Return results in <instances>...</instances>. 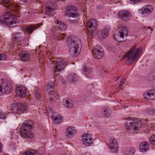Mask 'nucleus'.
<instances>
[{"mask_svg": "<svg viewBox=\"0 0 155 155\" xmlns=\"http://www.w3.org/2000/svg\"><path fill=\"white\" fill-rule=\"evenodd\" d=\"M136 45H134L124 56V57L128 58L127 61L130 64L132 63L133 61L136 60L138 58L139 54L142 52V48L140 47L136 48Z\"/></svg>", "mask_w": 155, "mask_h": 155, "instance_id": "nucleus-3", "label": "nucleus"}, {"mask_svg": "<svg viewBox=\"0 0 155 155\" xmlns=\"http://www.w3.org/2000/svg\"><path fill=\"white\" fill-rule=\"evenodd\" d=\"M92 53L96 59L101 58L104 55L103 48L99 46H96L93 48Z\"/></svg>", "mask_w": 155, "mask_h": 155, "instance_id": "nucleus-9", "label": "nucleus"}, {"mask_svg": "<svg viewBox=\"0 0 155 155\" xmlns=\"http://www.w3.org/2000/svg\"><path fill=\"white\" fill-rule=\"evenodd\" d=\"M129 3L131 4H136L139 2L140 0H128Z\"/></svg>", "mask_w": 155, "mask_h": 155, "instance_id": "nucleus-42", "label": "nucleus"}, {"mask_svg": "<svg viewBox=\"0 0 155 155\" xmlns=\"http://www.w3.org/2000/svg\"><path fill=\"white\" fill-rule=\"evenodd\" d=\"M82 140L84 144L87 146H89L93 143V139L90 134H84L82 135Z\"/></svg>", "mask_w": 155, "mask_h": 155, "instance_id": "nucleus-15", "label": "nucleus"}, {"mask_svg": "<svg viewBox=\"0 0 155 155\" xmlns=\"http://www.w3.org/2000/svg\"><path fill=\"white\" fill-rule=\"evenodd\" d=\"M51 118L55 124H58L60 123L61 121L62 120L63 117L58 113L55 112L53 113Z\"/></svg>", "mask_w": 155, "mask_h": 155, "instance_id": "nucleus-20", "label": "nucleus"}, {"mask_svg": "<svg viewBox=\"0 0 155 155\" xmlns=\"http://www.w3.org/2000/svg\"><path fill=\"white\" fill-rule=\"evenodd\" d=\"M87 25L88 30L92 31L91 33H93L97 27V21L94 19H90L87 21Z\"/></svg>", "mask_w": 155, "mask_h": 155, "instance_id": "nucleus-12", "label": "nucleus"}, {"mask_svg": "<svg viewBox=\"0 0 155 155\" xmlns=\"http://www.w3.org/2000/svg\"><path fill=\"white\" fill-rule=\"evenodd\" d=\"M64 105L68 108H71L73 107V104L68 100L63 102Z\"/></svg>", "mask_w": 155, "mask_h": 155, "instance_id": "nucleus-36", "label": "nucleus"}, {"mask_svg": "<svg viewBox=\"0 0 155 155\" xmlns=\"http://www.w3.org/2000/svg\"><path fill=\"white\" fill-rule=\"evenodd\" d=\"M118 15L121 19L124 21H127L131 16V14L127 11L122 10L118 12Z\"/></svg>", "mask_w": 155, "mask_h": 155, "instance_id": "nucleus-16", "label": "nucleus"}, {"mask_svg": "<svg viewBox=\"0 0 155 155\" xmlns=\"http://www.w3.org/2000/svg\"><path fill=\"white\" fill-rule=\"evenodd\" d=\"M56 9L55 8H49L46 7L45 11L47 15H52L54 14V11Z\"/></svg>", "mask_w": 155, "mask_h": 155, "instance_id": "nucleus-33", "label": "nucleus"}, {"mask_svg": "<svg viewBox=\"0 0 155 155\" xmlns=\"http://www.w3.org/2000/svg\"><path fill=\"white\" fill-rule=\"evenodd\" d=\"M41 24H35L30 25L25 28L27 32L31 33L35 29L38 28Z\"/></svg>", "mask_w": 155, "mask_h": 155, "instance_id": "nucleus-26", "label": "nucleus"}, {"mask_svg": "<svg viewBox=\"0 0 155 155\" xmlns=\"http://www.w3.org/2000/svg\"><path fill=\"white\" fill-rule=\"evenodd\" d=\"M35 96L36 98L38 100L41 97V95L40 93L38 91H35Z\"/></svg>", "mask_w": 155, "mask_h": 155, "instance_id": "nucleus-41", "label": "nucleus"}, {"mask_svg": "<svg viewBox=\"0 0 155 155\" xmlns=\"http://www.w3.org/2000/svg\"><path fill=\"white\" fill-rule=\"evenodd\" d=\"M11 110L13 113L21 114L24 112L28 106L25 103L21 104L14 103L11 106Z\"/></svg>", "mask_w": 155, "mask_h": 155, "instance_id": "nucleus-6", "label": "nucleus"}, {"mask_svg": "<svg viewBox=\"0 0 155 155\" xmlns=\"http://www.w3.org/2000/svg\"><path fill=\"white\" fill-rule=\"evenodd\" d=\"M68 78L72 83H75L78 79V78L75 73L69 75Z\"/></svg>", "mask_w": 155, "mask_h": 155, "instance_id": "nucleus-31", "label": "nucleus"}, {"mask_svg": "<svg viewBox=\"0 0 155 155\" xmlns=\"http://www.w3.org/2000/svg\"><path fill=\"white\" fill-rule=\"evenodd\" d=\"M135 152L133 147H130L125 149L124 151V155H133Z\"/></svg>", "mask_w": 155, "mask_h": 155, "instance_id": "nucleus-28", "label": "nucleus"}, {"mask_svg": "<svg viewBox=\"0 0 155 155\" xmlns=\"http://www.w3.org/2000/svg\"><path fill=\"white\" fill-rule=\"evenodd\" d=\"M3 19L5 21V23L8 25H12L16 23V16L12 15L10 12H7L3 14Z\"/></svg>", "mask_w": 155, "mask_h": 155, "instance_id": "nucleus-8", "label": "nucleus"}, {"mask_svg": "<svg viewBox=\"0 0 155 155\" xmlns=\"http://www.w3.org/2000/svg\"><path fill=\"white\" fill-rule=\"evenodd\" d=\"M33 124V122L31 120L26 121L22 124L20 127V133L24 137L31 139L33 137V133L30 132Z\"/></svg>", "mask_w": 155, "mask_h": 155, "instance_id": "nucleus-2", "label": "nucleus"}, {"mask_svg": "<svg viewBox=\"0 0 155 155\" xmlns=\"http://www.w3.org/2000/svg\"><path fill=\"white\" fill-rule=\"evenodd\" d=\"M110 27L109 26H106L104 29L101 30L98 32V35L99 38L103 39L107 37L109 34Z\"/></svg>", "mask_w": 155, "mask_h": 155, "instance_id": "nucleus-14", "label": "nucleus"}, {"mask_svg": "<svg viewBox=\"0 0 155 155\" xmlns=\"http://www.w3.org/2000/svg\"><path fill=\"white\" fill-rule=\"evenodd\" d=\"M75 133L76 129L74 127H68L67 128L65 131V134L68 137L73 136Z\"/></svg>", "mask_w": 155, "mask_h": 155, "instance_id": "nucleus-25", "label": "nucleus"}, {"mask_svg": "<svg viewBox=\"0 0 155 155\" xmlns=\"http://www.w3.org/2000/svg\"><path fill=\"white\" fill-rule=\"evenodd\" d=\"M15 92L20 97L23 98L26 95V89L24 86H20L19 87L17 86Z\"/></svg>", "mask_w": 155, "mask_h": 155, "instance_id": "nucleus-18", "label": "nucleus"}, {"mask_svg": "<svg viewBox=\"0 0 155 155\" xmlns=\"http://www.w3.org/2000/svg\"><path fill=\"white\" fill-rule=\"evenodd\" d=\"M126 81V79L125 78H123L121 81L120 82V86L119 87L120 89L121 88V87L123 86V85L124 84L125 81Z\"/></svg>", "mask_w": 155, "mask_h": 155, "instance_id": "nucleus-43", "label": "nucleus"}, {"mask_svg": "<svg viewBox=\"0 0 155 155\" xmlns=\"http://www.w3.org/2000/svg\"><path fill=\"white\" fill-rule=\"evenodd\" d=\"M66 15L69 17L72 18L78 16V13L76 8L73 6H69L67 7Z\"/></svg>", "mask_w": 155, "mask_h": 155, "instance_id": "nucleus-11", "label": "nucleus"}, {"mask_svg": "<svg viewBox=\"0 0 155 155\" xmlns=\"http://www.w3.org/2000/svg\"><path fill=\"white\" fill-rule=\"evenodd\" d=\"M20 1L24 3H26L27 2V0H20Z\"/></svg>", "mask_w": 155, "mask_h": 155, "instance_id": "nucleus-49", "label": "nucleus"}, {"mask_svg": "<svg viewBox=\"0 0 155 155\" xmlns=\"http://www.w3.org/2000/svg\"><path fill=\"white\" fill-rule=\"evenodd\" d=\"M102 113L105 117H108L110 116L112 112L109 108H106L102 110Z\"/></svg>", "mask_w": 155, "mask_h": 155, "instance_id": "nucleus-29", "label": "nucleus"}, {"mask_svg": "<svg viewBox=\"0 0 155 155\" xmlns=\"http://www.w3.org/2000/svg\"><path fill=\"white\" fill-rule=\"evenodd\" d=\"M54 84L52 82H49L47 84V91L49 94L51 93V91L54 89Z\"/></svg>", "mask_w": 155, "mask_h": 155, "instance_id": "nucleus-30", "label": "nucleus"}, {"mask_svg": "<svg viewBox=\"0 0 155 155\" xmlns=\"http://www.w3.org/2000/svg\"><path fill=\"white\" fill-rule=\"evenodd\" d=\"M152 30V29H151V31Z\"/></svg>", "mask_w": 155, "mask_h": 155, "instance_id": "nucleus-54", "label": "nucleus"}, {"mask_svg": "<svg viewBox=\"0 0 155 155\" xmlns=\"http://www.w3.org/2000/svg\"><path fill=\"white\" fill-rule=\"evenodd\" d=\"M67 44L69 48V52L72 57L78 55L80 45H81L80 39L78 37L74 36H69L67 38Z\"/></svg>", "mask_w": 155, "mask_h": 155, "instance_id": "nucleus-1", "label": "nucleus"}, {"mask_svg": "<svg viewBox=\"0 0 155 155\" xmlns=\"http://www.w3.org/2000/svg\"><path fill=\"white\" fill-rule=\"evenodd\" d=\"M143 96L147 100H155V91L153 90H149L144 93Z\"/></svg>", "mask_w": 155, "mask_h": 155, "instance_id": "nucleus-19", "label": "nucleus"}, {"mask_svg": "<svg viewBox=\"0 0 155 155\" xmlns=\"http://www.w3.org/2000/svg\"><path fill=\"white\" fill-rule=\"evenodd\" d=\"M18 56L20 59L25 61H28L30 58V55L29 53L25 51L21 52L18 54Z\"/></svg>", "mask_w": 155, "mask_h": 155, "instance_id": "nucleus-22", "label": "nucleus"}, {"mask_svg": "<svg viewBox=\"0 0 155 155\" xmlns=\"http://www.w3.org/2000/svg\"><path fill=\"white\" fill-rule=\"evenodd\" d=\"M145 112L152 116H155V109L150 107L145 110Z\"/></svg>", "mask_w": 155, "mask_h": 155, "instance_id": "nucleus-32", "label": "nucleus"}, {"mask_svg": "<svg viewBox=\"0 0 155 155\" xmlns=\"http://www.w3.org/2000/svg\"><path fill=\"white\" fill-rule=\"evenodd\" d=\"M36 153V151L33 150H30L25 152L21 155H35Z\"/></svg>", "mask_w": 155, "mask_h": 155, "instance_id": "nucleus-34", "label": "nucleus"}, {"mask_svg": "<svg viewBox=\"0 0 155 155\" xmlns=\"http://www.w3.org/2000/svg\"><path fill=\"white\" fill-rule=\"evenodd\" d=\"M141 152H144L148 150L150 148L149 143L146 141L141 143L139 146Z\"/></svg>", "mask_w": 155, "mask_h": 155, "instance_id": "nucleus-23", "label": "nucleus"}, {"mask_svg": "<svg viewBox=\"0 0 155 155\" xmlns=\"http://www.w3.org/2000/svg\"><path fill=\"white\" fill-rule=\"evenodd\" d=\"M125 125L127 130L131 132L138 131L141 127V123L140 122L135 123L131 117H127L125 120Z\"/></svg>", "mask_w": 155, "mask_h": 155, "instance_id": "nucleus-4", "label": "nucleus"}, {"mask_svg": "<svg viewBox=\"0 0 155 155\" xmlns=\"http://www.w3.org/2000/svg\"><path fill=\"white\" fill-rule=\"evenodd\" d=\"M83 71L84 74H88L91 72V70L90 68H84L83 69Z\"/></svg>", "mask_w": 155, "mask_h": 155, "instance_id": "nucleus-37", "label": "nucleus"}, {"mask_svg": "<svg viewBox=\"0 0 155 155\" xmlns=\"http://www.w3.org/2000/svg\"><path fill=\"white\" fill-rule=\"evenodd\" d=\"M118 147L117 143L115 139L111 138L109 140V148L113 151H115Z\"/></svg>", "mask_w": 155, "mask_h": 155, "instance_id": "nucleus-21", "label": "nucleus"}, {"mask_svg": "<svg viewBox=\"0 0 155 155\" xmlns=\"http://www.w3.org/2000/svg\"><path fill=\"white\" fill-rule=\"evenodd\" d=\"M58 34H54L53 35V38L56 40H57L58 39V40L59 37Z\"/></svg>", "mask_w": 155, "mask_h": 155, "instance_id": "nucleus-45", "label": "nucleus"}, {"mask_svg": "<svg viewBox=\"0 0 155 155\" xmlns=\"http://www.w3.org/2000/svg\"><path fill=\"white\" fill-rule=\"evenodd\" d=\"M120 30L114 33V39L119 42H123L125 41L124 39V36L127 37L128 34V30L125 27H121Z\"/></svg>", "mask_w": 155, "mask_h": 155, "instance_id": "nucleus-5", "label": "nucleus"}, {"mask_svg": "<svg viewBox=\"0 0 155 155\" xmlns=\"http://www.w3.org/2000/svg\"><path fill=\"white\" fill-rule=\"evenodd\" d=\"M150 140L152 144L155 146V134L151 137Z\"/></svg>", "mask_w": 155, "mask_h": 155, "instance_id": "nucleus-38", "label": "nucleus"}, {"mask_svg": "<svg viewBox=\"0 0 155 155\" xmlns=\"http://www.w3.org/2000/svg\"><path fill=\"white\" fill-rule=\"evenodd\" d=\"M7 58L6 55L4 54H0V61L5 60Z\"/></svg>", "mask_w": 155, "mask_h": 155, "instance_id": "nucleus-39", "label": "nucleus"}, {"mask_svg": "<svg viewBox=\"0 0 155 155\" xmlns=\"http://www.w3.org/2000/svg\"><path fill=\"white\" fill-rule=\"evenodd\" d=\"M58 35L59 36L58 40H62L65 37L66 35L64 33L59 34Z\"/></svg>", "mask_w": 155, "mask_h": 155, "instance_id": "nucleus-40", "label": "nucleus"}, {"mask_svg": "<svg viewBox=\"0 0 155 155\" xmlns=\"http://www.w3.org/2000/svg\"><path fill=\"white\" fill-rule=\"evenodd\" d=\"M3 88H2V83L1 85H0V96H1L3 93Z\"/></svg>", "mask_w": 155, "mask_h": 155, "instance_id": "nucleus-47", "label": "nucleus"}, {"mask_svg": "<svg viewBox=\"0 0 155 155\" xmlns=\"http://www.w3.org/2000/svg\"><path fill=\"white\" fill-rule=\"evenodd\" d=\"M51 62L52 64H56L54 70L55 73L61 72L66 64V61L61 59H52Z\"/></svg>", "mask_w": 155, "mask_h": 155, "instance_id": "nucleus-7", "label": "nucleus"}, {"mask_svg": "<svg viewBox=\"0 0 155 155\" xmlns=\"http://www.w3.org/2000/svg\"><path fill=\"white\" fill-rule=\"evenodd\" d=\"M12 0H0V3L4 6L7 8L9 11L12 10L11 1Z\"/></svg>", "mask_w": 155, "mask_h": 155, "instance_id": "nucleus-24", "label": "nucleus"}, {"mask_svg": "<svg viewBox=\"0 0 155 155\" xmlns=\"http://www.w3.org/2000/svg\"><path fill=\"white\" fill-rule=\"evenodd\" d=\"M86 155H90L89 154H86Z\"/></svg>", "mask_w": 155, "mask_h": 155, "instance_id": "nucleus-53", "label": "nucleus"}, {"mask_svg": "<svg viewBox=\"0 0 155 155\" xmlns=\"http://www.w3.org/2000/svg\"><path fill=\"white\" fill-rule=\"evenodd\" d=\"M68 21L71 24H74L77 22V20H71L69 19Z\"/></svg>", "mask_w": 155, "mask_h": 155, "instance_id": "nucleus-46", "label": "nucleus"}, {"mask_svg": "<svg viewBox=\"0 0 155 155\" xmlns=\"http://www.w3.org/2000/svg\"><path fill=\"white\" fill-rule=\"evenodd\" d=\"M22 38L21 34L19 32L13 33L12 34L13 43L15 44L16 42H18V44H20V42L21 41Z\"/></svg>", "mask_w": 155, "mask_h": 155, "instance_id": "nucleus-17", "label": "nucleus"}, {"mask_svg": "<svg viewBox=\"0 0 155 155\" xmlns=\"http://www.w3.org/2000/svg\"><path fill=\"white\" fill-rule=\"evenodd\" d=\"M63 155H70V154H63Z\"/></svg>", "mask_w": 155, "mask_h": 155, "instance_id": "nucleus-51", "label": "nucleus"}, {"mask_svg": "<svg viewBox=\"0 0 155 155\" xmlns=\"http://www.w3.org/2000/svg\"><path fill=\"white\" fill-rule=\"evenodd\" d=\"M57 95V97H55L56 98V99H58V97L57 95Z\"/></svg>", "mask_w": 155, "mask_h": 155, "instance_id": "nucleus-50", "label": "nucleus"}, {"mask_svg": "<svg viewBox=\"0 0 155 155\" xmlns=\"http://www.w3.org/2000/svg\"><path fill=\"white\" fill-rule=\"evenodd\" d=\"M5 118L6 117L5 115L2 114L0 111V119H5Z\"/></svg>", "mask_w": 155, "mask_h": 155, "instance_id": "nucleus-44", "label": "nucleus"}, {"mask_svg": "<svg viewBox=\"0 0 155 155\" xmlns=\"http://www.w3.org/2000/svg\"><path fill=\"white\" fill-rule=\"evenodd\" d=\"M56 22L58 25L56 26L52 27L51 30L53 32L57 33L59 32L61 29L64 28V29H65L66 28V25L62 23L61 21L58 20H56Z\"/></svg>", "mask_w": 155, "mask_h": 155, "instance_id": "nucleus-13", "label": "nucleus"}, {"mask_svg": "<svg viewBox=\"0 0 155 155\" xmlns=\"http://www.w3.org/2000/svg\"><path fill=\"white\" fill-rule=\"evenodd\" d=\"M150 5H148L143 6L142 9V12L141 13L143 14L144 13L150 14L153 11V9Z\"/></svg>", "mask_w": 155, "mask_h": 155, "instance_id": "nucleus-27", "label": "nucleus"}, {"mask_svg": "<svg viewBox=\"0 0 155 155\" xmlns=\"http://www.w3.org/2000/svg\"><path fill=\"white\" fill-rule=\"evenodd\" d=\"M46 7L51 8L56 7V4L55 3L53 2H48L46 4Z\"/></svg>", "mask_w": 155, "mask_h": 155, "instance_id": "nucleus-35", "label": "nucleus"}, {"mask_svg": "<svg viewBox=\"0 0 155 155\" xmlns=\"http://www.w3.org/2000/svg\"><path fill=\"white\" fill-rule=\"evenodd\" d=\"M2 146L1 143L0 142V153L2 151Z\"/></svg>", "mask_w": 155, "mask_h": 155, "instance_id": "nucleus-48", "label": "nucleus"}, {"mask_svg": "<svg viewBox=\"0 0 155 155\" xmlns=\"http://www.w3.org/2000/svg\"><path fill=\"white\" fill-rule=\"evenodd\" d=\"M155 121V120H154V121ZM153 124H154V126H155V123H154V122H153Z\"/></svg>", "mask_w": 155, "mask_h": 155, "instance_id": "nucleus-52", "label": "nucleus"}, {"mask_svg": "<svg viewBox=\"0 0 155 155\" xmlns=\"http://www.w3.org/2000/svg\"><path fill=\"white\" fill-rule=\"evenodd\" d=\"M2 88H3V93L9 94L12 91L13 86L9 81H2Z\"/></svg>", "mask_w": 155, "mask_h": 155, "instance_id": "nucleus-10", "label": "nucleus"}]
</instances>
